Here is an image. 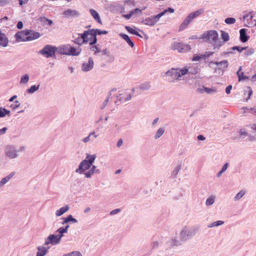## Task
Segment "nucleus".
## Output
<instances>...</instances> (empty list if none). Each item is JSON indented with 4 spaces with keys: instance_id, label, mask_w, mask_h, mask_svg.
<instances>
[{
    "instance_id": "obj_2",
    "label": "nucleus",
    "mask_w": 256,
    "mask_h": 256,
    "mask_svg": "<svg viewBox=\"0 0 256 256\" xmlns=\"http://www.w3.org/2000/svg\"><path fill=\"white\" fill-rule=\"evenodd\" d=\"M204 12V8H200L190 13L184 20L180 26V30H184L190 24L192 20Z\"/></svg>"
},
{
    "instance_id": "obj_41",
    "label": "nucleus",
    "mask_w": 256,
    "mask_h": 256,
    "mask_svg": "<svg viewBox=\"0 0 256 256\" xmlns=\"http://www.w3.org/2000/svg\"><path fill=\"white\" fill-rule=\"evenodd\" d=\"M99 46H100L99 44H97L92 46H90V50H92V51L94 52V54H96L98 53L101 52V50H100V48L98 47Z\"/></svg>"
},
{
    "instance_id": "obj_9",
    "label": "nucleus",
    "mask_w": 256,
    "mask_h": 256,
    "mask_svg": "<svg viewBox=\"0 0 256 256\" xmlns=\"http://www.w3.org/2000/svg\"><path fill=\"white\" fill-rule=\"evenodd\" d=\"M26 30L28 33L26 36V40H27V42L38 39L40 36V34L38 32L30 29H26Z\"/></svg>"
},
{
    "instance_id": "obj_13",
    "label": "nucleus",
    "mask_w": 256,
    "mask_h": 256,
    "mask_svg": "<svg viewBox=\"0 0 256 256\" xmlns=\"http://www.w3.org/2000/svg\"><path fill=\"white\" fill-rule=\"evenodd\" d=\"M91 34L92 30L90 29L88 30L84 31V32L82 34H76V35L80 36L82 41V42H84V44H87L89 42L90 38L88 37V36H90Z\"/></svg>"
},
{
    "instance_id": "obj_62",
    "label": "nucleus",
    "mask_w": 256,
    "mask_h": 256,
    "mask_svg": "<svg viewBox=\"0 0 256 256\" xmlns=\"http://www.w3.org/2000/svg\"><path fill=\"white\" fill-rule=\"evenodd\" d=\"M142 12V10L139 9L138 8H136L135 9L130 11L132 14V15H134L136 14H141Z\"/></svg>"
},
{
    "instance_id": "obj_5",
    "label": "nucleus",
    "mask_w": 256,
    "mask_h": 256,
    "mask_svg": "<svg viewBox=\"0 0 256 256\" xmlns=\"http://www.w3.org/2000/svg\"><path fill=\"white\" fill-rule=\"evenodd\" d=\"M198 229L196 228H193L190 230H188L186 228H184L180 233V239L182 241H186L190 238L196 234V232Z\"/></svg>"
},
{
    "instance_id": "obj_39",
    "label": "nucleus",
    "mask_w": 256,
    "mask_h": 256,
    "mask_svg": "<svg viewBox=\"0 0 256 256\" xmlns=\"http://www.w3.org/2000/svg\"><path fill=\"white\" fill-rule=\"evenodd\" d=\"M179 74H180V78L182 76H184L188 73V68L186 67L183 68H178Z\"/></svg>"
},
{
    "instance_id": "obj_59",
    "label": "nucleus",
    "mask_w": 256,
    "mask_h": 256,
    "mask_svg": "<svg viewBox=\"0 0 256 256\" xmlns=\"http://www.w3.org/2000/svg\"><path fill=\"white\" fill-rule=\"evenodd\" d=\"M94 134V133H90L88 136L84 138L82 140V141L84 142H88L89 141H90L91 140V137L92 136V134Z\"/></svg>"
},
{
    "instance_id": "obj_12",
    "label": "nucleus",
    "mask_w": 256,
    "mask_h": 256,
    "mask_svg": "<svg viewBox=\"0 0 256 256\" xmlns=\"http://www.w3.org/2000/svg\"><path fill=\"white\" fill-rule=\"evenodd\" d=\"M27 34L26 30L17 32L14 36L16 42H27V40H26Z\"/></svg>"
},
{
    "instance_id": "obj_37",
    "label": "nucleus",
    "mask_w": 256,
    "mask_h": 256,
    "mask_svg": "<svg viewBox=\"0 0 256 256\" xmlns=\"http://www.w3.org/2000/svg\"><path fill=\"white\" fill-rule=\"evenodd\" d=\"M215 198H216L214 196L212 195L210 196L206 200V204L207 206H210L212 205L214 202Z\"/></svg>"
},
{
    "instance_id": "obj_15",
    "label": "nucleus",
    "mask_w": 256,
    "mask_h": 256,
    "mask_svg": "<svg viewBox=\"0 0 256 256\" xmlns=\"http://www.w3.org/2000/svg\"><path fill=\"white\" fill-rule=\"evenodd\" d=\"M248 30L246 28H242L240 30V40L242 42H248L250 38V36L247 35Z\"/></svg>"
},
{
    "instance_id": "obj_26",
    "label": "nucleus",
    "mask_w": 256,
    "mask_h": 256,
    "mask_svg": "<svg viewBox=\"0 0 256 256\" xmlns=\"http://www.w3.org/2000/svg\"><path fill=\"white\" fill-rule=\"evenodd\" d=\"M125 28L130 34L142 38V36L136 29H134L130 26H126Z\"/></svg>"
},
{
    "instance_id": "obj_22",
    "label": "nucleus",
    "mask_w": 256,
    "mask_h": 256,
    "mask_svg": "<svg viewBox=\"0 0 256 256\" xmlns=\"http://www.w3.org/2000/svg\"><path fill=\"white\" fill-rule=\"evenodd\" d=\"M48 248H46L44 246L38 247V252L36 256H44L48 252Z\"/></svg>"
},
{
    "instance_id": "obj_61",
    "label": "nucleus",
    "mask_w": 256,
    "mask_h": 256,
    "mask_svg": "<svg viewBox=\"0 0 256 256\" xmlns=\"http://www.w3.org/2000/svg\"><path fill=\"white\" fill-rule=\"evenodd\" d=\"M15 174L14 172H12L10 174L4 177V178H6L8 182L14 176Z\"/></svg>"
},
{
    "instance_id": "obj_32",
    "label": "nucleus",
    "mask_w": 256,
    "mask_h": 256,
    "mask_svg": "<svg viewBox=\"0 0 256 256\" xmlns=\"http://www.w3.org/2000/svg\"><path fill=\"white\" fill-rule=\"evenodd\" d=\"M40 84H38V86L36 85H33L30 88L27 89L26 92L28 93L32 94L37 91L39 88H40Z\"/></svg>"
},
{
    "instance_id": "obj_43",
    "label": "nucleus",
    "mask_w": 256,
    "mask_h": 256,
    "mask_svg": "<svg viewBox=\"0 0 256 256\" xmlns=\"http://www.w3.org/2000/svg\"><path fill=\"white\" fill-rule=\"evenodd\" d=\"M29 80V76L28 74H24L20 78V84H26Z\"/></svg>"
},
{
    "instance_id": "obj_19",
    "label": "nucleus",
    "mask_w": 256,
    "mask_h": 256,
    "mask_svg": "<svg viewBox=\"0 0 256 256\" xmlns=\"http://www.w3.org/2000/svg\"><path fill=\"white\" fill-rule=\"evenodd\" d=\"M58 48V52L60 54L68 55V44L64 45Z\"/></svg>"
},
{
    "instance_id": "obj_63",
    "label": "nucleus",
    "mask_w": 256,
    "mask_h": 256,
    "mask_svg": "<svg viewBox=\"0 0 256 256\" xmlns=\"http://www.w3.org/2000/svg\"><path fill=\"white\" fill-rule=\"evenodd\" d=\"M124 4H126L129 6H135V2L134 0H126L124 2Z\"/></svg>"
},
{
    "instance_id": "obj_44",
    "label": "nucleus",
    "mask_w": 256,
    "mask_h": 256,
    "mask_svg": "<svg viewBox=\"0 0 256 256\" xmlns=\"http://www.w3.org/2000/svg\"><path fill=\"white\" fill-rule=\"evenodd\" d=\"M150 86L148 82L142 84L140 86V88L143 90H146L150 89Z\"/></svg>"
},
{
    "instance_id": "obj_11",
    "label": "nucleus",
    "mask_w": 256,
    "mask_h": 256,
    "mask_svg": "<svg viewBox=\"0 0 256 256\" xmlns=\"http://www.w3.org/2000/svg\"><path fill=\"white\" fill-rule=\"evenodd\" d=\"M94 60L92 57L88 58V62H83L82 65V70L84 72H88L94 67Z\"/></svg>"
},
{
    "instance_id": "obj_40",
    "label": "nucleus",
    "mask_w": 256,
    "mask_h": 256,
    "mask_svg": "<svg viewBox=\"0 0 256 256\" xmlns=\"http://www.w3.org/2000/svg\"><path fill=\"white\" fill-rule=\"evenodd\" d=\"M224 224V222L222 220H217L216 221L208 225V228H213L216 226H221Z\"/></svg>"
},
{
    "instance_id": "obj_4",
    "label": "nucleus",
    "mask_w": 256,
    "mask_h": 256,
    "mask_svg": "<svg viewBox=\"0 0 256 256\" xmlns=\"http://www.w3.org/2000/svg\"><path fill=\"white\" fill-rule=\"evenodd\" d=\"M218 34L216 30H210L204 32L200 36V38L204 40L206 42L212 44L214 42L218 40Z\"/></svg>"
},
{
    "instance_id": "obj_60",
    "label": "nucleus",
    "mask_w": 256,
    "mask_h": 256,
    "mask_svg": "<svg viewBox=\"0 0 256 256\" xmlns=\"http://www.w3.org/2000/svg\"><path fill=\"white\" fill-rule=\"evenodd\" d=\"M253 12H250L248 14H246V16H243V19L244 20L246 18H248L250 17L249 19L248 18V20H252L254 16L252 15L251 14L253 13Z\"/></svg>"
},
{
    "instance_id": "obj_58",
    "label": "nucleus",
    "mask_w": 256,
    "mask_h": 256,
    "mask_svg": "<svg viewBox=\"0 0 256 256\" xmlns=\"http://www.w3.org/2000/svg\"><path fill=\"white\" fill-rule=\"evenodd\" d=\"M110 98V96H108L107 98H106V99L104 100V102L102 103V106L100 107L101 109H104L105 108V106H106V104H108V103L109 101Z\"/></svg>"
},
{
    "instance_id": "obj_29",
    "label": "nucleus",
    "mask_w": 256,
    "mask_h": 256,
    "mask_svg": "<svg viewBox=\"0 0 256 256\" xmlns=\"http://www.w3.org/2000/svg\"><path fill=\"white\" fill-rule=\"evenodd\" d=\"M242 67L240 66L238 70L236 72V74L238 75V81L244 80L248 78V76H244V73L242 72L240 74V71L241 70Z\"/></svg>"
},
{
    "instance_id": "obj_55",
    "label": "nucleus",
    "mask_w": 256,
    "mask_h": 256,
    "mask_svg": "<svg viewBox=\"0 0 256 256\" xmlns=\"http://www.w3.org/2000/svg\"><path fill=\"white\" fill-rule=\"evenodd\" d=\"M254 49L253 48H250L249 50H248L246 51L244 54L246 56H250L252 54H253L254 53Z\"/></svg>"
},
{
    "instance_id": "obj_34",
    "label": "nucleus",
    "mask_w": 256,
    "mask_h": 256,
    "mask_svg": "<svg viewBox=\"0 0 256 256\" xmlns=\"http://www.w3.org/2000/svg\"><path fill=\"white\" fill-rule=\"evenodd\" d=\"M248 94V97L246 98V100L248 101L252 94V90L250 86H246V90L244 91V94L246 96Z\"/></svg>"
},
{
    "instance_id": "obj_53",
    "label": "nucleus",
    "mask_w": 256,
    "mask_h": 256,
    "mask_svg": "<svg viewBox=\"0 0 256 256\" xmlns=\"http://www.w3.org/2000/svg\"><path fill=\"white\" fill-rule=\"evenodd\" d=\"M174 10L172 8H168L164 10L163 11H162V13H163L164 16L167 13L172 14L174 13Z\"/></svg>"
},
{
    "instance_id": "obj_1",
    "label": "nucleus",
    "mask_w": 256,
    "mask_h": 256,
    "mask_svg": "<svg viewBox=\"0 0 256 256\" xmlns=\"http://www.w3.org/2000/svg\"><path fill=\"white\" fill-rule=\"evenodd\" d=\"M96 158V154L90 155L86 154V158L80 162L76 172L79 174H84L86 178H91L94 174H100V170L97 169L96 166L92 164Z\"/></svg>"
},
{
    "instance_id": "obj_42",
    "label": "nucleus",
    "mask_w": 256,
    "mask_h": 256,
    "mask_svg": "<svg viewBox=\"0 0 256 256\" xmlns=\"http://www.w3.org/2000/svg\"><path fill=\"white\" fill-rule=\"evenodd\" d=\"M246 194V192L244 190H241L239 192H238L234 198V200L235 201L238 200H240Z\"/></svg>"
},
{
    "instance_id": "obj_52",
    "label": "nucleus",
    "mask_w": 256,
    "mask_h": 256,
    "mask_svg": "<svg viewBox=\"0 0 256 256\" xmlns=\"http://www.w3.org/2000/svg\"><path fill=\"white\" fill-rule=\"evenodd\" d=\"M63 256H82L80 252L78 251H74L70 253L64 254Z\"/></svg>"
},
{
    "instance_id": "obj_6",
    "label": "nucleus",
    "mask_w": 256,
    "mask_h": 256,
    "mask_svg": "<svg viewBox=\"0 0 256 256\" xmlns=\"http://www.w3.org/2000/svg\"><path fill=\"white\" fill-rule=\"evenodd\" d=\"M5 156L10 159L16 158L18 156L19 150H16L13 145L6 146L4 150Z\"/></svg>"
},
{
    "instance_id": "obj_57",
    "label": "nucleus",
    "mask_w": 256,
    "mask_h": 256,
    "mask_svg": "<svg viewBox=\"0 0 256 256\" xmlns=\"http://www.w3.org/2000/svg\"><path fill=\"white\" fill-rule=\"evenodd\" d=\"M14 103L16 104L14 105L12 104L10 106V108H12L14 110L18 108L20 106V103L18 100H15Z\"/></svg>"
},
{
    "instance_id": "obj_56",
    "label": "nucleus",
    "mask_w": 256,
    "mask_h": 256,
    "mask_svg": "<svg viewBox=\"0 0 256 256\" xmlns=\"http://www.w3.org/2000/svg\"><path fill=\"white\" fill-rule=\"evenodd\" d=\"M214 52H206L204 54H202L203 59L206 60L207 58H209L210 56L212 55Z\"/></svg>"
},
{
    "instance_id": "obj_8",
    "label": "nucleus",
    "mask_w": 256,
    "mask_h": 256,
    "mask_svg": "<svg viewBox=\"0 0 256 256\" xmlns=\"http://www.w3.org/2000/svg\"><path fill=\"white\" fill-rule=\"evenodd\" d=\"M62 238L59 234H50L46 238L44 244L48 245L52 244V245H54L58 244L60 242Z\"/></svg>"
},
{
    "instance_id": "obj_28",
    "label": "nucleus",
    "mask_w": 256,
    "mask_h": 256,
    "mask_svg": "<svg viewBox=\"0 0 256 256\" xmlns=\"http://www.w3.org/2000/svg\"><path fill=\"white\" fill-rule=\"evenodd\" d=\"M90 42L89 44L90 46H94L96 45V44L97 42V38L96 36L94 34V32H92V34H90Z\"/></svg>"
},
{
    "instance_id": "obj_46",
    "label": "nucleus",
    "mask_w": 256,
    "mask_h": 256,
    "mask_svg": "<svg viewBox=\"0 0 256 256\" xmlns=\"http://www.w3.org/2000/svg\"><path fill=\"white\" fill-rule=\"evenodd\" d=\"M236 20L234 18L229 17L224 20V22L228 24H232L235 23Z\"/></svg>"
},
{
    "instance_id": "obj_35",
    "label": "nucleus",
    "mask_w": 256,
    "mask_h": 256,
    "mask_svg": "<svg viewBox=\"0 0 256 256\" xmlns=\"http://www.w3.org/2000/svg\"><path fill=\"white\" fill-rule=\"evenodd\" d=\"M221 38L222 40L224 41V42H226L229 40H230V36L228 35V34L224 30H221Z\"/></svg>"
},
{
    "instance_id": "obj_50",
    "label": "nucleus",
    "mask_w": 256,
    "mask_h": 256,
    "mask_svg": "<svg viewBox=\"0 0 256 256\" xmlns=\"http://www.w3.org/2000/svg\"><path fill=\"white\" fill-rule=\"evenodd\" d=\"M162 16H164V14H163V13H162V12H161L160 13H158V14H156V16H152L153 18V19H154V22L156 24L159 20L160 18L161 17H162Z\"/></svg>"
},
{
    "instance_id": "obj_3",
    "label": "nucleus",
    "mask_w": 256,
    "mask_h": 256,
    "mask_svg": "<svg viewBox=\"0 0 256 256\" xmlns=\"http://www.w3.org/2000/svg\"><path fill=\"white\" fill-rule=\"evenodd\" d=\"M58 48L56 46L50 44L46 45L39 51V54L44 56L46 58H56V54L58 52Z\"/></svg>"
},
{
    "instance_id": "obj_30",
    "label": "nucleus",
    "mask_w": 256,
    "mask_h": 256,
    "mask_svg": "<svg viewBox=\"0 0 256 256\" xmlns=\"http://www.w3.org/2000/svg\"><path fill=\"white\" fill-rule=\"evenodd\" d=\"M92 32H94V34L97 35H102V34H108V31L106 30H101L98 28H92Z\"/></svg>"
},
{
    "instance_id": "obj_7",
    "label": "nucleus",
    "mask_w": 256,
    "mask_h": 256,
    "mask_svg": "<svg viewBox=\"0 0 256 256\" xmlns=\"http://www.w3.org/2000/svg\"><path fill=\"white\" fill-rule=\"evenodd\" d=\"M210 64H214L217 67L215 68V72L218 73L219 74L222 76L224 74L225 68H226L228 66V62L227 60H223L220 62L212 61Z\"/></svg>"
},
{
    "instance_id": "obj_27",
    "label": "nucleus",
    "mask_w": 256,
    "mask_h": 256,
    "mask_svg": "<svg viewBox=\"0 0 256 256\" xmlns=\"http://www.w3.org/2000/svg\"><path fill=\"white\" fill-rule=\"evenodd\" d=\"M182 43L179 42H174L172 46V48L174 50H178V52H182Z\"/></svg>"
},
{
    "instance_id": "obj_14",
    "label": "nucleus",
    "mask_w": 256,
    "mask_h": 256,
    "mask_svg": "<svg viewBox=\"0 0 256 256\" xmlns=\"http://www.w3.org/2000/svg\"><path fill=\"white\" fill-rule=\"evenodd\" d=\"M82 52V48L80 47L77 48L68 44V56H77Z\"/></svg>"
},
{
    "instance_id": "obj_51",
    "label": "nucleus",
    "mask_w": 256,
    "mask_h": 256,
    "mask_svg": "<svg viewBox=\"0 0 256 256\" xmlns=\"http://www.w3.org/2000/svg\"><path fill=\"white\" fill-rule=\"evenodd\" d=\"M188 74H193V75H194L196 74L198 72V68H191V67H189L188 68Z\"/></svg>"
},
{
    "instance_id": "obj_54",
    "label": "nucleus",
    "mask_w": 256,
    "mask_h": 256,
    "mask_svg": "<svg viewBox=\"0 0 256 256\" xmlns=\"http://www.w3.org/2000/svg\"><path fill=\"white\" fill-rule=\"evenodd\" d=\"M203 59L202 55H198L197 54H194L192 60V61L200 60Z\"/></svg>"
},
{
    "instance_id": "obj_18",
    "label": "nucleus",
    "mask_w": 256,
    "mask_h": 256,
    "mask_svg": "<svg viewBox=\"0 0 256 256\" xmlns=\"http://www.w3.org/2000/svg\"><path fill=\"white\" fill-rule=\"evenodd\" d=\"M119 36L122 38L124 40L131 48H133L134 46V42L130 38L128 34L124 33H120L119 34Z\"/></svg>"
},
{
    "instance_id": "obj_31",
    "label": "nucleus",
    "mask_w": 256,
    "mask_h": 256,
    "mask_svg": "<svg viewBox=\"0 0 256 256\" xmlns=\"http://www.w3.org/2000/svg\"><path fill=\"white\" fill-rule=\"evenodd\" d=\"M165 128H160L156 132L154 136V138L156 140L160 138L164 132Z\"/></svg>"
},
{
    "instance_id": "obj_48",
    "label": "nucleus",
    "mask_w": 256,
    "mask_h": 256,
    "mask_svg": "<svg viewBox=\"0 0 256 256\" xmlns=\"http://www.w3.org/2000/svg\"><path fill=\"white\" fill-rule=\"evenodd\" d=\"M180 165L178 166L175 168V169L173 170L171 176L173 178H176L178 174V172L180 170Z\"/></svg>"
},
{
    "instance_id": "obj_64",
    "label": "nucleus",
    "mask_w": 256,
    "mask_h": 256,
    "mask_svg": "<svg viewBox=\"0 0 256 256\" xmlns=\"http://www.w3.org/2000/svg\"><path fill=\"white\" fill-rule=\"evenodd\" d=\"M232 89V85L228 86L226 88V92L227 94H230V91H231Z\"/></svg>"
},
{
    "instance_id": "obj_25",
    "label": "nucleus",
    "mask_w": 256,
    "mask_h": 256,
    "mask_svg": "<svg viewBox=\"0 0 256 256\" xmlns=\"http://www.w3.org/2000/svg\"><path fill=\"white\" fill-rule=\"evenodd\" d=\"M69 210V206H66L57 210L56 212V215L57 216H60L64 214Z\"/></svg>"
},
{
    "instance_id": "obj_17",
    "label": "nucleus",
    "mask_w": 256,
    "mask_h": 256,
    "mask_svg": "<svg viewBox=\"0 0 256 256\" xmlns=\"http://www.w3.org/2000/svg\"><path fill=\"white\" fill-rule=\"evenodd\" d=\"M8 40L4 34L0 30V46L6 47L8 46Z\"/></svg>"
},
{
    "instance_id": "obj_45",
    "label": "nucleus",
    "mask_w": 256,
    "mask_h": 256,
    "mask_svg": "<svg viewBox=\"0 0 256 256\" xmlns=\"http://www.w3.org/2000/svg\"><path fill=\"white\" fill-rule=\"evenodd\" d=\"M248 47H241L240 46H234L230 48V49L232 50H237L239 52H242L244 50L247 48Z\"/></svg>"
},
{
    "instance_id": "obj_23",
    "label": "nucleus",
    "mask_w": 256,
    "mask_h": 256,
    "mask_svg": "<svg viewBox=\"0 0 256 256\" xmlns=\"http://www.w3.org/2000/svg\"><path fill=\"white\" fill-rule=\"evenodd\" d=\"M196 90L198 92L200 93H202L204 92L208 94H210L212 92H216V90L215 89L212 88H208L205 86H203L202 88H198Z\"/></svg>"
},
{
    "instance_id": "obj_36",
    "label": "nucleus",
    "mask_w": 256,
    "mask_h": 256,
    "mask_svg": "<svg viewBox=\"0 0 256 256\" xmlns=\"http://www.w3.org/2000/svg\"><path fill=\"white\" fill-rule=\"evenodd\" d=\"M72 38L74 39L73 41L78 46H82V44H84V42H82L80 36H78L76 37V35H73Z\"/></svg>"
},
{
    "instance_id": "obj_16",
    "label": "nucleus",
    "mask_w": 256,
    "mask_h": 256,
    "mask_svg": "<svg viewBox=\"0 0 256 256\" xmlns=\"http://www.w3.org/2000/svg\"><path fill=\"white\" fill-rule=\"evenodd\" d=\"M63 14L67 18L78 17L80 16L79 12L76 10L68 9L64 12Z\"/></svg>"
},
{
    "instance_id": "obj_49",
    "label": "nucleus",
    "mask_w": 256,
    "mask_h": 256,
    "mask_svg": "<svg viewBox=\"0 0 256 256\" xmlns=\"http://www.w3.org/2000/svg\"><path fill=\"white\" fill-rule=\"evenodd\" d=\"M68 222H72V223H77L78 220L74 218L72 214H70L66 217Z\"/></svg>"
},
{
    "instance_id": "obj_47",
    "label": "nucleus",
    "mask_w": 256,
    "mask_h": 256,
    "mask_svg": "<svg viewBox=\"0 0 256 256\" xmlns=\"http://www.w3.org/2000/svg\"><path fill=\"white\" fill-rule=\"evenodd\" d=\"M182 52H186L190 51L191 49L190 46L188 44L182 43Z\"/></svg>"
},
{
    "instance_id": "obj_10",
    "label": "nucleus",
    "mask_w": 256,
    "mask_h": 256,
    "mask_svg": "<svg viewBox=\"0 0 256 256\" xmlns=\"http://www.w3.org/2000/svg\"><path fill=\"white\" fill-rule=\"evenodd\" d=\"M166 75L176 80H179L180 78L178 68H171L166 72Z\"/></svg>"
},
{
    "instance_id": "obj_20",
    "label": "nucleus",
    "mask_w": 256,
    "mask_h": 256,
    "mask_svg": "<svg viewBox=\"0 0 256 256\" xmlns=\"http://www.w3.org/2000/svg\"><path fill=\"white\" fill-rule=\"evenodd\" d=\"M90 12L91 14V15L94 18L98 23L100 24H102V20L100 18V15L98 13L94 10V9H90Z\"/></svg>"
},
{
    "instance_id": "obj_33",
    "label": "nucleus",
    "mask_w": 256,
    "mask_h": 256,
    "mask_svg": "<svg viewBox=\"0 0 256 256\" xmlns=\"http://www.w3.org/2000/svg\"><path fill=\"white\" fill-rule=\"evenodd\" d=\"M39 19L40 22L44 24L50 26L52 24V21L51 20L48 19L45 17H40Z\"/></svg>"
},
{
    "instance_id": "obj_24",
    "label": "nucleus",
    "mask_w": 256,
    "mask_h": 256,
    "mask_svg": "<svg viewBox=\"0 0 256 256\" xmlns=\"http://www.w3.org/2000/svg\"><path fill=\"white\" fill-rule=\"evenodd\" d=\"M70 228V226L68 224H67L65 226H62L60 228H58L56 232H58V234L62 237L64 236V233H67L68 232V228Z\"/></svg>"
},
{
    "instance_id": "obj_21",
    "label": "nucleus",
    "mask_w": 256,
    "mask_h": 256,
    "mask_svg": "<svg viewBox=\"0 0 256 256\" xmlns=\"http://www.w3.org/2000/svg\"><path fill=\"white\" fill-rule=\"evenodd\" d=\"M141 23L144 24L148 25L151 26H154V24H156V22H154L152 16L150 17L147 18L144 20H143L141 22Z\"/></svg>"
},
{
    "instance_id": "obj_38",
    "label": "nucleus",
    "mask_w": 256,
    "mask_h": 256,
    "mask_svg": "<svg viewBox=\"0 0 256 256\" xmlns=\"http://www.w3.org/2000/svg\"><path fill=\"white\" fill-rule=\"evenodd\" d=\"M226 42H224V40L220 41L218 39V40H216V42H214L212 44H213L214 46V48H218L219 49L220 48L224 45Z\"/></svg>"
}]
</instances>
